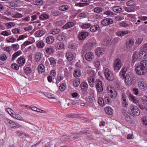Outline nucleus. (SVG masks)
Listing matches in <instances>:
<instances>
[{
  "label": "nucleus",
  "mask_w": 147,
  "mask_h": 147,
  "mask_svg": "<svg viewBox=\"0 0 147 147\" xmlns=\"http://www.w3.org/2000/svg\"><path fill=\"white\" fill-rule=\"evenodd\" d=\"M137 74L138 75H143L146 72L147 70V62L146 60H142L138 64L135 68Z\"/></svg>",
  "instance_id": "nucleus-1"
},
{
  "label": "nucleus",
  "mask_w": 147,
  "mask_h": 147,
  "mask_svg": "<svg viewBox=\"0 0 147 147\" xmlns=\"http://www.w3.org/2000/svg\"><path fill=\"white\" fill-rule=\"evenodd\" d=\"M147 53L145 51H142L140 52L138 54L136 52L133 55V61L134 63L138 61L143 59H146Z\"/></svg>",
  "instance_id": "nucleus-2"
},
{
  "label": "nucleus",
  "mask_w": 147,
  "mask_h": 147,
  "mask_svg": "<svg viewBox=\"0 0 147 147\" xmlns=\"http://www.w3.org/2000/svg\"><path fill=\"white\" fill-rule=\"evenodd\" d=\"M135 77L131 73L127 74L125 78L126 82L129 85H134L136 83Z\"/></svg>",
  "instance_id": "nucleus-3"
},
{
  "label": "nucleus",
  "mask_w": 147,
  "mask_h": 147,
  "mask_svg": "<svg viewBox=\"0 0 147 147\" xmlns=\"http://www.w3.org/2000/svg\"><path fill=\"white\" fill-rule=\"evenodd\" d=\"M91 132L90 131L88 130H86L84 131H80L76 134H72L69 136L70 138H69L71 140L76 139L78 138V136H81L82 135H87V136H88V134H90Z\"/></svg>",
  "instance_id": "nucleus-4"
},
{
  "label": "nucleus",
  "mask_w": 147,
  "mask_h": 147,
  "mask_svg": "<svg viewBox=\"0 0 147 147\" xmlns=\"http://www.w3.org/2000/svg\"><path fill=\"white\" fill-rule=\"evenodd\" d=\"M95 44V40H90L88 41L86 44H85L83 46L82 50V53H84L86 50L91 49Z\"/></svg>",
  "instance_id": "nucleus-5"
},
{
  "label": "nucleus",
  "mask_w": 147,
  "mask_h": 147,
  "mask_svg": "<svg viewBox=\"0 0 147 147\" xmlns=\"http://www.w3.org/2000/svg\"><path fill=\"white\" fill-rule=\"evenodd\" d=\"M105 75L106 78L109 80L112 81L115 77V75L113 72L108 68L105 71Z\"/></svg>",
  "instance_id": "nucleus-6"
},
{
  "label": "nucleus",
  "mask_w": 147,
  "mask_h": 147,
  "mask_svg": "<svg viewBox=\"0 0 147 147\" xmlns=\"http://www.w3.org/2000/svg\"><path fill=\"white\" fill-rule=\"evenodd\" d=\"M121 65V61L120 59H117L114 60L113 65L114 70L115 72H117L120 69Z\"/></svg>",
  "instance_id": "nucleus-7"
},
{
  "label": "nucleus",
  "mask_w": 147,
  "mask_h": 147,
  "mask_svg": "<svg viewBox=\"0 0 147 147\" xmlns=\"http://www.w3.org/2000/svg\"><path fill=\"white\" fill-rule=\"evenodd\" d=\"M131 109L130 113L132 116H137L140 115V111L137 107L132 106L131 107Z\"/></svg>",
  "instance_id": "nucleus-8"
},
{
  "label": "nucleus",
  "mask_w": 147,
  "mask_h": 147,
  "mask_svg": "<svg viewBox=\"0 0 147 147\" xmlns=\"http://www.w3.org/2000/svg\"><path fill=\"white\" fill-rule=\"evenodd\" d=\"M95 83V87L97 91L99 92L103 91V89L102 82L99 80H97Z\"/></svg>",
  "instance_id": "nucleus-9"
},
{
  "label": "nucleus",
  "mask_w": 147,
  "mask_h": 147,
  "mask_svg": "<svg viewBox=\"0 0 147 147\" xmlns=\"http://www.w3.org/2000/svg\"><path fill=\"white\" fill-rule=\"evenodd\" d=\"M127 96L125 94L123 93L122 94L121 98V103L122 106L124 107H126L128 105V102L126 100Z\"/></svg>",
  "instance_id": "nucleus-10"
},
{
  "label": "nucleus",
  "mask_w": 147,
  "mask_h": 147,
  "mask_svg": "<svg viewBox=\"0 0 147 147\" xmlns=\"http://www.w3.org/2000/svg\"><path fill=\"white\" fill-rule=\"evenodd\" d=\"M4 122L8 126L11 128L14 127H19L16 125V123L9 119L7 118L5 119Z\"/></svg>",
  "instance_id": "nucleus-11"
},
{
  "label": "nucleus",
  "mask_w": 147,
  "mask_h": 147,
  "mask_svg": "<svg viewBox=\"0 0 147 147\" xmlns=\"http://www.w3.org/2000/svg\"><path fill=\"white\" fill-rule=\"evenodd\" d=\"M139 88L142 90H145L146 89L147 86L143 79H141L138 82Z\"/></svg>",
  "instance_id": "nucleus-12"
},
{
  "label": "nucleus",
  "mask_w": 147,
  "mask_h": 147,
  "mask_svg": "<svg viewBox=\"0 0 147 147\" xmlns=\"http://www.w3.org/2000/svg\"><path fill=\"white\" fill-rule=\"evenodd\" d=\"M113 22V20L112 19L108 18L102 20L101 23L103 26H106L112 24Z\"/></svg>",
  "instance_id": "nucleus-13"
},
{
  "label": "nucleus",
  "mask_w": 147,
  "mask_h": 147,
  "mask_svg": "<svg viewBox=\"0 0 147 147\" xmlns=\"http://www.w3.org/2000/svg\"><path fill=\"white\" fill-rule=\"evenodd\" d=\"M88 34V33L87 32H82L79 34L78 37L79 40H83L86 38Z\"/></svg>",
  "instance_id": "nucleus-14"
},
{
  "label": "nucleus",
  "mask_w": 147,
  "mask_h": 147,
  "mask_svg": "<svg viewBox=\"0 0 147 147\" xmlns=\"http://www.w3.org/2000/svg\"><path fill=\"white\" fill-rule=\"evenodd\" d=\"M16 134L17 136L22 138H26L28 136V134L20 130L17 131Z\"/></svg>",
  "instance_id": "nucleus-15"
},
{
  "label": "nucleus",
  "mask_w": 147,
  "mask_h": 147,
  "mask_svg": "<svg viewBox=\"0 0 147 147\" xmlns=\"http://www.w3.org/2000/svg\"><path fill=\"white\" fill-rule=\"evenodd\" d=\"M64 47V44L61 42H58L55 45V47L57 50L63 49Z\"/></svg>",
  "instance_id": "nucleus-16"
},
{
  "label": "nucleus",
  "mask_w": 147,
  "mask_h": 147,
  "mask_svg": "<svg viewBox=\"0 0 147 147\" xmlns=\"http://www.w3.org/2000/svg\"><path fill=\"white\" fill-rule=\"evenodd\" d=\"M94 57L93 53L91 52H88L85 55V58L88 61H91Z\"/></svg>",
  "instance_id": "nucleus-17"
},
{
  "label": "nucleus",
  "mask_w": 147,
  "mask_h": 147,
  "mask_svg": "<svg viewBox=\"0 0 147 147\" xmlns=\"http://www.w3.org/2000/svg\"><path fill=\"white\" fill-rule=\"evenodd\" d=\"M142 101L144 105H139V108L142 109H145L147 110V99H142Z\"/></svg>",
  "instance_id": "nucleus-18"
},
{
  "label": "nucleus",
  "mask_w": 147,
  "mask_h": 147,
  "mask_svg": "<svg viewBox=\"0 0 147 147\" xmlns=\"http://www.w3.org/2000/svg\"><path fill=\"white\" fill-rule=\"evenodd\" d=\"M17 62L19 64V66L22 67L25 63V59L23 57V56H21L18 59Z\"/></svg>",
  "instance_id": "nucleus-19"
},
{
  "label": "nucleus",
  "mask_w": 147,
  "mask_h": 147,
  "mask_svg": "<svg viewBox=\"0 0 147 147\" xmlns=\"http://www.w3.org/2000/svg\"><path fill=\"white\" fill-rule=\"evenodd\" d=\"M134 39H131L126 41V46L127 48L131 47L134 45Z\"/></svg>",
  "instance_id": "nucleus-20"
},
{
  "label": "nucleus",
  "mask_w": 147,
  "mask_h": 147,
  "mask_svg": "<svg viewBox=\"0 0 147 147\" xmlns=\"http://www.w3.org/2000/svg\"><path fill=\"white\" fill-rule=\"evenodd\" d=\"M109 95L111 98H115L117 95V92L114 89L110 90L109 92Z\"/></svg>",
  "instance_id": "nucleus-21"
},
{
  "label": "nucleus",
  "mask_w": 147,
  "mask_h": 147,
  "mask_svg": "<svg viewBox=\"0 0 147 147\" xmlns=\"http://www.w3.org/2000/svg\"><path fill=\"white\" fill-rule=\"evenodd\" d=\"M129 99L134 103L137 104L138 103L139 100L138 99L136 98L132 94H130L129 95Z\"/></svg>",
  "instance_id": "nucleus-22"
},
{
  "label": "nucleus",
  "mask_w": 147,
  "mask_h": 147,
  "mask_svg": "<svg viewBox=\"0 0 147 147\" xmlns=\"http://www.w3.org/2000/svg\"><path fill=\"white\" fill-rule=\"evenodd\" d=\"M66 56L67 57L68 61H72L74 58V55L71 52H67L66 54Z\"/></svg>",
  "instance_id": "nucleus-23"
},
{
  "label": "nucleus",
  "mask_w": 147,
  "mask_h": 147,
  "mask_svg": "<svg viewBox=\"0 0 147 147\" xmlns=\"http://www.w3.org/2000/svg\"><path fill=\"white\" fill-rule=\"evenodd\" d=\"M42 55L40 52H38L36 53L35 56V61L38 62L40 61Z\"/></svg>",
  "instance_id": "nucleus-24"
},
{
  "label": "nucleus",
  "mask_w": 147,
  "mask_h": 147,
  "mask_svg": "<svg viewBox=\"0 0 147 147\" xmlns=\"http://www.w3.org/2000/svg\"><path fill=\"white\" fill-rule=\"evenodd\" d=\"M95 53L98 56L102 55L104 53V49L100 48H97L95 50Z\"/></svg>",
  "instance_id": "nucleus-25"
},
{
  "label": "nucleus",
  "mask_w": 147,
  "mask_h": 147,
  "mask_svg": "<svg viewBox=\"0 0 147 147\" xmlns=\"http://www.w3.org/2000/svg\"><path fill=\"white\" fill-rule=\"evenodd\" d=\"M95 77L94 76H90L88 79V82L89 85L92 87L94 86V80Z\"/></svg>",
  "instance_id": "nucleus-26"
},
{
  "label": "nucleus",
  "mask_w": 147,
  "mask_h": 147,
  "mask_svg": "<svg viewBox=\"0 0 147 147\" xmlns=\"http://www.w3.org/2000/svg\"><path fill=\"white\" fill-rule=\"evenodd\" d=\"M81 88L82 91H87L88 88V85L85 82H82L80 84Z\"/></svg>",
  "instance_id": "nucleus-27"
},
{
  "label": "nucleus",
  "mask_w": 147,
  "mask_h": 147,
  "mask_svg": "<svg viewBox=\"0 0 147 147\" xmlns=\"http://www.w3.org/2000/svg\"><path fill=\"white\" fill-rule=\"evenodd\" d=\"M74 26V23L72 22H69L66 23L63 26V28L65 29H67L70 28Z\"/></svg>",
  "instance_id": "nucleus-28"
},
{
  "label": "nucleus",
  "mask_w": 147,
  "mask_h": 147,
  "mask_svg": "<svg viewBox=\"0 0 147 147\" xmlns=\"http://www.w3.org/2000/svg\"><path fill=\"white\" fill-rule=\"evenodd\" d=\"M127 70V68L125 67L121 69L119 73V76L122 78H124Z\"/></svg>",
  "instance_id": "nucleus-29"
},
{
  "label": "nucleus",
  "mask_w": 147,
  "mask_h": 147,
  "mask_svg": "<svg viewBox=\"0 0 147 147\" xmlns=\"http://www.w3.org/2000/svg\"><path fill=\"white\" fill-rule=\"evenodd\" d=\"M19 1H16L15 0H11L9 1L8 4H9V6L13 7H16L17 6V3H18Z\"/></svg>",
  "instance_id": "nucleus-30"
},
{
  "label": "nucleus",
  "mask_w": 147,
  "mask_h": 147,
  "mask_svg": "<svg viewBox=\"0 0 147 147\" xmlns=\"http://www.w3.org/2000/svg\"><path fill=\"white\" fill-rule=\"evenodd\" d=\"M128 32L127 30L125 31H119L116 32V35L119 36H124L126 34H128Z\"/></svg>",
  "instance_id": "nucleus-31"
},
{
  "label": "nucleus",
  "mask_w": 147,
  "mask_h": 147,
  "mask_svg": "<svg viewBox=\"0 0 147 147\" xmlns=\"http://www.w3.org/2000/svg\"><path fill=\"white\" fill-rule=\"evenodd\" d=\"M46 42L48 44H52L54 41V38L51 36H48L46 38Z\"/></svg>",
  "instance_id": "nucleus-32"
},
{
  "label": "nucleus",
  "mask_w": 147,
  "mask_h": 147,
  "mask_svg": "<svg viewBox=\"0 0 147 147\" xmlns=\"http://www.w3.org/2000/svg\"><path fill=\"white\" fill-rule=\"evenodd\" d=\"M105 112L109 115H112L113 113V109L109 107H106L105 109Z\"/></svg>",
  "instance_id": "nucleus-33"
},
{
  "label": "nucleus",
  "mask_w": 147,
  "mask_h": 147,
  "mask_svg": "<svg viewBox=\"0 0 147 147\" xmlns=\"http://www.w3.org/2000/svg\"><path fill=\"white\" fill-rule=\"evenodd\" d=\"M4 25L6 26L7 29H9L15 26V24L13 22H10L9 23H5Z\"/></svg>",
  "instance_id": "nucleus-34"
},
{
  "label": "nucleus",
  "mask_w": 147,
  "mask_h": 147,
  "mask_svg": "<svg viewBox=\"0 0 147 147\" xmlns=\"http://www.w3.org/2000/svg\"><path fill=\"white\" fill-rule=\"evenodd\" d=\"M22 53L20 51H19L15 53L12 55V60L13 61L15 59L20 55Z\"/></svg>",
  "instance_id": "nucleus-35"
},
{
  "label": "nucleus",
  "mask_w": 147,
  "mask_h": 147,
  "mask_svg": "<svg viewBox=\"0 0 147 147\" xmlns=\"http://www.w3.org/2000/svg\"><path fill=\"white\" fill-rule=\"evenodd\" d=\"M60 31L61 30L59 28L53 29L50 31V34L55 35L59 33Z\"/></svg>",
  "instance_id": "nucleus-36"
},
{
  "label": "nucleus",
  "mask_w": 147,
  "mask_h": 147,
  "mask_svg": "<svg viewBox=\"0 0 147 147\" xmlns=\"http://www.w3.org/2000/svg\"><path fill=\"white\" fill-rule=\"evenodd\" d=\"M45 34V32L42 30H40L37 31L35 34V36L37 37H40Z\"/></svg>",
  "instance_id": "nucleus-37"
},
{
  "label": "nucleus",
  "mask_w": 147,
  "mask_h": 147,
  "mask_svg": "<svg viewBox=\"0 0 147 147\" xmlns=\"http://www.w3.org/2000/svg\"><path fill=\"white\" fill-rule=\"evenodd\" d=\"M45 67L44 65L42 64H40L38 67V71L39 73H42L44 71Z\"/></svg>",
  "instance_id": "nucleus-38"
},
{
  "label": "nucleus",
  "mask_w": 147,
  "mask_h": 147,
  "mask_svg": "<svg viewBox=\"0 0 147 147\" xmlns=\"http://www.w3.org/2000/svg\"><path fill=\"white\" fill-rule=\"evenodd\" d=\"M49 61H50V64L53 66H54L56 64V60L53 57H50L48 58Z\"/></svg>",
  "instance_id": "nucleus-39"
},
{
  "label": "nucleus",
  "mask_w": 147,
  "mask_h": 147,
  "mask_svg": "<svg viewBox=\"0 0 147 147\" xmlns=\"http://www.w3.org/2000/svg\"><path fill=\"white\" fill-rule=\"evenodd\" d=\"M99 28L98 25H96L92 26L90 29V31L92 32H95L98 30V29Z\"/></svg>",
  "instance_id": "nucleus-40"
},
{
  "label": "nucleus",
  "mask_w": 147,
  "mask_h": 147,
  "mask_svg": "<svg viewBox=\"0 0 147 147\" xmlns=\"http://www.w3.org/2000/svg\"><path fill=\"white\" fill-rule=\"evenodd\" d=\"M36 45L38 48L41 49L45 46V44L43 41H40L37 42Z\"/></svg>",
  "instance_id": "nucleus-41"
},
{
  "label": "nucleus",
  "mask_w": 147,
  "mask_h": 147,
  "mask_svg": "<svg viewBox=\"0 0 147 147\" xmlns=\"http://www.w3.org/2000/svg\"><path fill=\"white\" fill-rule=\"evenodd\" d=\"M89 3H78L76 4L75 5L79 7H83L89 5Z\"/></svg>",
  "instance_id": "nucleus-42"
},
{
  "label": "nucleus",
  "mask_w": 147,
  "mask_h": 147,
  "mask_svg": "<svg viewBox=\"0 0 147 147\" xmlns=\"http://www.w3.org/2000/svg\"><path fill=\"white\" fill-rule=\"evenodd\" d=\"M78 46L75 44H70L69 45V48L72 51L76 50Z\"/></svg>",
  "instance_id": "nucleus-43"
},
{
  "label": "nucleus",
  "mask_w": 147,
  "mask_h": 147,
  "mask_svg": "<svg viewBox=\"0 0 147 147\" xmlns=\"http://www.w3.org/2000/svg\"><path fill=\"white\" fill-rule=\"evenodd\" d=\"M113 9L114 12L117 13H120L122 11V9L119 6H115Z\"/></svg>",
  "instance_id": "nucleus-44"
},
{
  "label": "nucleus",
  "mask_w": 147,
  "mask_h": 147,
  "mask_svg": "<svg viewBox=\"0 0 147 147\" xmlns=\"http://www.w3.org/2000/svg\"><path fill=\"white\" fill-rule=\"evenodd\" d=\"M73 84L74 86L76 87L78 86L80 83V80L79 78H76L73 81Z\"/></svg>",
  "instance_id": "nucleus-45"
},
{
  "label": "nucleus",
  "mask_w": 147,
  "mask_h": 147,
  "mask_svg": "<svg viewBox=\"0 0 147 147\" xmlns=\"http://www.w3.org/2000/svg\"><path fill=\"white\" fill-rule=\"evenodd\" d=\"M39 18L41 20H46L49 18V16L46 14H42L39 16Z\"/></svg>",
  "instance_id": "nucleus-46"
},
{
  "label": "nucleus",
  "mask_w": 147,
  "mask_h": 147,
  "mask_svg": "<svg viewBox=\"0 0 147 147\" xmlns=\"http://www.w3.org/2000/svg\"><path fill=\"white\" fill-rule=\"evenodd\" d=\"M69 7L67 5H63L60 6L59 7V10L61 11H65L67 10Z\"/></svg>",
  "instance_id": "nucleus-47"
},
{
  "label": "nucleus",
  "mask_w": 147,
  "mask_h": 147,
  "mask_svg": "<svg viewBox=\"0 0 147 147\" xmlns=\"http://www.w3.org/2000/svg\"><path fill=\"white\" fill-rule=\"evenodd\" d=\"M75 77H79L81 76V73L78 69L75 70L73 73Z\"/></svg>",
  "instance_id": "nucleus-48"
},
{
  "label": "nucleus",
  "mask_w": 147,
  "mask_h": 147,
  "mask_svg": "<svg viewBox=\"0 0 147 147\" xmlns=\"http://www.w3.org/2000/svg\"><path fill=\"white\" fill-rule=\"evenodd\" d=\"M54 51V50L51 47L47 48L46 50V52L49 55H51L53 53Z\"/></svg>",
  "instance_id": "nucleus-49"
},
{
  "label": "nucleus",
  "mask_w": 147,
  "mask_h": 147,
  "mask_svg": "<svg viewBox=\"0 0 147 147\" xmlns=\"http://www.w3.org/2000/svg\"><path fill=\"white\" fill-rule=\"evenodd\" d=\"M15 113H14V114L12 115L11 117H13L16 119L20 120H23V118L19 114H16Z\"/></svg>",
  "instance_id": "nucleus-50"
},
{
  "label": "nucleus",
  "mask_w": 147,
  "mask_h": 147,
  "mask_svg": "<svg viewBox=\"0 0 147 147\" xmlns=\"http://www.w3.org/2000/svg\"><path fill=\"white\" fill-rule=\"evenodd\" d=\"M52 15L54 16H57L61 15V13L59 11H53L51 12Z\"/></svg>",
  "instance_id": "nucleus-51"
},
{
  "label": "nucleus",
  "mask_w": 147,
  "mask_h": 147,
  "mask_svg": "<svg viewBox=\"0 0 147 147\" xmlns=\"http://www.w3.org/2000/svg\"><path fill=\"white\" fill-rule=\"evenodd\" d=\"M124 9L125 11L128 12H132L135 11L133 7H125Z\"/></svg>",
  "instance_id": "nucleus-52"
},
{
  "label": "nucleus",
  "mask_w": 147,
  "mask_h": 147,
  "mask_svg": "<svg viewBox=\"0 0 147 147\" xmlns=\"http://www.w3.org/2000/svg\"><path fill=\"white\" fill-rule=\"evenodd\" d=\"M44 3L42 0H37L34 2V4L36 5H42Z\"/></svg>",
  "instance_id": "nucleus-53"
},
{
  "label": "nucleus",
  "mask_w": 147,
  "mask_h": 147,
  "mask_svg": "<svg viewBox=\"0 0 147 147\" xmlns=\"http://www.w3.org/2000/svg\"><path fill=\"white\" fill-rule=\"evenodd\" d=\"M32 126L31 127V130L34 132L37 131L39 127L35 125H33L32 124Z\"/></svg>",
  "instance_id": "nucleus-54"
},
{
  "label": "nucleus",
  "mask_w": 147,
  "mask_h": 147,
  "mask_svg": "<svg viewBox=\"0 0 147 147\" xmlns=\"http://www.w3.org/2000/svg\"><path fill=\"white\" fill-rule=\"evenodd\" d=\"M102 8L99 7H96L94 9V11L97 13H99L102 11Z\"/></svg>",
  "instance_id": "nucleus-55"
},
{
  "label": "nucleus",
  "mask_w": 147,
  "mask_h": 147,
  "mask_svg": "<svg viewBox=\"0 0 147 147\" xmlns=\"http://www.w3.org/2000/svg\"><path fill=\"white\" fill-rule=\"evenodd\" d=\"M127 5L129 6H132L135 5L136 4L134 1L132 0L128 1L126 3Z\"/></svg>",
  "instance_id": "nucleus-56"
},
{
  "label": "nucleus",
  "mask_w": 147,
  "mask_h": 147,
  "mask_svg": "<svg viewBox=\"0 0 147 147\" xmlns=\"http://www.w3.org/2000/svg\"><path fill=\"white\" fill-rule=\"evenodd\" d=\"M46 96L49 98L50 99H55V98L54 95L50 93H47L46 94Z\"/></svg>",
  "instance_id": "nucleus-57"
},
{
  "label": "nucleus",
  "mask_w": 147,
  "mask_h": 147,
  "mask_svg": "<svg viewBox=\"0 0 147 147\" xmlns=\"http://www.w3.org/2000/svg\"><path fill=\"white\" fill-rule=\"evenodd\" d=\"M11 33L10 31L9 32L6 31H2L1 33V34L4 36H8L11 34Z\"/></svg>",
  "instance_id": "nucleus-58"
},
{
  "label": "nucleus",
  "mask_w": 147,
  "mask_h": 147,
  "mask_svg": "<svg viewBox=\"0 0 147 147\" xmlns=\"http://www.w3.org/2000/svg\"><path fill=\"white\" fill-rule=\"evenodd\" d=\"M98 103L99 104L102 106L104 105L105 101L102 98H99L98 100Z\"/></svg>",
  "instance_id": "nucleus-59"
},
{
  "label": "nucleus",
  "mask_w": 147,
  "mask_h": 147,
  "mask_svg": "<svg viewBox=\"0 0 147 147\" xmlns=\"http://www.w3.org/2000/svg\"><path fill=\"white\" fill-rule=\"evenodd\" d=\"M7 111L11 116L14 114V113H15L13 110L9 108L7 109Z\"/></svg>",
  "instance_id": "nucleus-60"
},
{
  "label": "nucleus",
  "mask_w": 147,
  "mask_h": 147,
  "mask_svg": "<svg viewBox=\"0 0 147 147\" xmlns=\"http://www.w3.org/2000/svg\"><path fill=\"white\" fill-rule=\"evenodd\" d=\"M25 73L26 75H28L29 74L31 73L32 71L30 67H27L24 69Z\"/></svg>",
  "instance_id": "nucleus-61"
},
{
  "label": "nucleus",
  "mask_w": 147,
  "mask_h": 147,
  "mask_svg": "<svg viewBox=\"0 0 147 147\" xmlns=\"http://www.w3.org/2000/svg\"><path fill=\"white\" fill-rule=\"evenodd\" d=\"M11 67L13 69L15 70H17L19 68V66L16 63L12 64Z\"/></svg>",
  "instance_id": "nucleus-62"
},
{
  "label": "nucleus",
  "mask_w": 147,
  "mask_h": 147,
  "mask_svg": "<svg viewBox=\"0 0 147 147\" xmlns=\"http://www.w3.org/2000/svg\"><path fill=\"white\" fill-rule=\"evenodd\" d=\"M7 56L5 54H3L0 55V59L1 60L4 61L7 59Z\"/></svg>",
  "instance_id": "nucleus-63"
},
{
  "label": "nucleus",
  "mask_w": 147,
  "mask_h": 147,
  "mask_svg": "<svg viewBox=\"0 0 147 147\" xmlns=\"http://www.w3.org/2000/svg\"><path fill=\"white\" fill-rule=\"evenodd\" d=\"M65 84L63 83L61 84L59 86V89L61 91H63L65 89Z\"/></svg>",
  "instance_id": "nucleus-64"
}]
</instances>
